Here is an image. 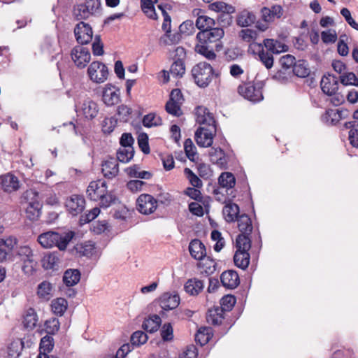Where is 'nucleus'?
Returning <instances> with one entry per match:
<instances>
[{"mask_svg":"<svg viewBox=\"0 0 358 358\" xmlns=\"http://www.w3.org/2000/svg\"><path fill=\"white\" fill-rule=\"evenodd\" d=\"M224 35L223 29L215 26L207 30L199 31L196 34V39L199 43L195 46V51L209 60L215 59L216 54L213 49L209 46V44L217 43L222 38Z\"/></svg>","mask_w":358,"mask_h":358,"instance_id":"obj_1","label":"nucleus"},{"mask_svg":"<svg viewBox=\"0 0 358 358\" xmlns=\"http://www.w3.org/2000/svg\"><path fill=\"white\" fill-rule=\"evenodd\" d=\"M102 6L101 0H85L74 6L73 14L77 20H86L91 17H96L101 15Z\"/></svg>","mask_w":358,"mask_h":358,"instance_id":"obj_2","label":"nucleus"},{"mask_svg":"<svg viewBox=\"0 0 358 358\" xmlns=\"http://www.w3.org/2000/svg\"><path fill=\"white\" fill-rule=\"evenodd\" d=\"M73 235V232L60 234L57 232L47 231L38 236V241L43 248H50L56 246L60 250H64Z\"/></svg>","mask_w":358,"mask_h":358,"instance_id":"obj_3","label":"nucleus"},{"mask_svg":"<svg viewBox=\"0 0 358 358\" xmlns=\"http://www.w3.org/2000/svg\"><path fill=\"white\" fill-rule=\"evenodd\" d=\"M236 251L234 256L235 265L245 270L248 267L250 263L249 250L251 248V240L250 237L243 234H239L236 240Z\"/></svg>","mask_w":358,"mask_h":358,"instance_id":"obj_4","label":"nucleus"},{"mask_svg":"<svg viewBox=\"0 0 358 358\" xmlns=\"http://www.w3.org/2000/svg\"><path fill=\"white\" fill-rule=\"evenodd\" d=\"M24 199L27 217L31 221L37 220L41 214L42 208L38 193L33 189L27 190L24 194Z\"/></svg>","mask_w":358,"mask_h":358,"instance_id":"obj_5","label":"nucleus"},{"mask_svg":"<svg viewBox=\"0 0 358 358\" xmlns=\"http://www.w3.org/2000/svg\"><path fill=\"white\" fill-rule=\"evenodd\" d=\"M194 83L200 87H207L211 82L213 69L207 62H199L191 71Z\"/></svg>","mask_w":358,"mask_h":358,"instance_id":"obj_6","label":"nucleus"},{"mask_svg":"<svg viewBox=\"0 0 358 358\" xmlns=\"http://www.w3.org/2000/svg\"><path fill=\"white\" fill-rule=\"evenodd\" d=\"M248 52L255 56L262 64L270 69L273 66V56L271 52L266 51L262 43H252L249 45Z\"/></svg>","mask_w":358,"mask_h":358,"instance_id":"obj_7","label":"nucleus"},{"mask_svg":"<svg viewBox=\"0 0 358 358\" xmlns=\"http://www.w3.org/2000/svg\"><path fill=\"white\" fill-rule=\"evenodd\" d=\"M238 93L245 99L252 102H259L263 99L262 85L261 83H245L240 85Z\"/></svg>","mask_w":358,"mask_h":358,"instance_id":"obj_8","label":"nucleus"},{"mask_svg":"<svg viewBox=\"0 0 358 358\" xmlns=\"http://www.w3.org/2000/svg\"><path fill=\"white\" fill-rule=\"evenodd\" d=\"M183 102V96L180 90L173 89L170 94L169 99L165 105L166 111L175 117H180L182 114L181 106Z\"/></svg>","mask_w":358,"mask_h":358,"instance_id":"obj_9","label":"nucleus"},{"mask_svg":"<svg viewBox=\"0 0 358 358\" xmlns=\"http://www.w3.org/2000/svg\"><path fill=\"white\" fill-rule=\"evenodd\" d=\"M87 73L90 80L95 83H104L108 76V67L101 62H93L87 69Z\"/></svg>","mask_w":358,"mask_h":358,"instance_id":"obj_10","label":"nucleus"},{"mask_svg":"<svg viewBox=\"0 0 358 358\" xmlns=\"http://www.w3.org/2000/svg\"><path fill=\"white\" fill-rule=\"evenodd\" d=\"M17 239L13 236L1 238V262L15 260V250L17 248Z\"/></svg>","mask_w":358,"mask_h":358,"instance_id":"obj_11","label":"nucleus"},{"mask_svg":"<svg viewBox=\"0 0 358 358\" xmlns=\"http://www.w3.org/2000/svg\"><path fill=\"white\" fill-rule=\"evenodd\" d=\"M157 208V201L148 194H141L136 200V208L143 215L153 213Z\"/></svg>","mask_w":358,"mask_h":358,"instance_id":"obj_12","label":"nucleus"},{"mask_svg":"<svg viewBox=\"0 0 358 358\" xmlns=\"http://www.w3.org/2000/svg\"><path fill=\"white\" fill-rule=\"evenodd\" d=\"M217 128L211 127H200L195 132V141L199 146L210 147L213 141V136L215 135Z\"/></svg>","mask_w":358,"mask_h":358,"instance_id":"obj_13","label":"nucleus"},{"mask_svg":"<svg viewBox=\"0 0 358 358\" xmlns=\"http://www.w3.org/2000/svg\"><path fill=\"white\" fill-rule=\"evenodd\" d=\"M102 101L107 106H113L120 101V90L112 84H107L102 90Z\"/></svg>","mask_w":358,"mask_h":358,"instance_id":"obj_14","label":"nucleus"},{"mask_svg":"<svg viewBox=\"0 0 358 358\" xmlns=\"http://www.w3.org/2000/svg\"><path fill=\"white\" fill-rule=\"evenodd\" d=\"M74 34L78 43L87 44L92 40L93 31L88 23L81 21L76 25Z\"/></svg>","mask_w":358,"mask_h":358,"instance_id":"obj_15","label":"nucleus"},{"mask_svg":"<svg viewBox=\"0 0 358 358\" xmlns=\"http://www.w3.org/2000/svg\"><path fill=\"white\" fill-rule=\"evenodd\" d=\"M71 55L75 64L80 69L85 67L91 59L89 50L81 45L75 46L72 49Z\"/></svg>","mask_w":358,"mask_h":358,"instance_id":"obj_16","label":"nucleus"},{"mask_svg":"<svg viewBox=\"0 0 358 358\" xmlns=\"http://www.w3.org/2000/svg\"><path fill=\"white\" fill-rule=\"evenodd\" d=\"M106 182L102 180L92 181L87 189V194L92 201H99V199L107 193Z\"/></svg>","mask_w":358,"mask_h":358,"instance_id":"obj_17","label":"nucleus"},{"mask_svg":"<svg viewBox=\"0 0 358 358\" xmlns=\"http://www.w3.org/2000/svg\"><path fill=\"white\" fill-rule=\"evenodd\" d=\"M196 121L201 127L206 128L215 127H216V122L213 113H210L209 110L204 106H198L196 108Z\"/></svg>","mask_w":358,"mask_h":358,"instance_id":"obj_18","label":"nucleus"},{"mask_svg":"<svg viewBox=\"0 0 358 358\" xmlns=\"http://www.w3.org/2000/svg\"><path fill=\"white\" fill-rule=\"evenodd\" d=\"M85 200L83 196L73 194L66 201V207L71 214L77 215L85 208Z\"/></svg>","mask_w":358,"mask_h":358,"instance_id":"obj_19","label":"nucleus"},{"mask_svg":"<svg viewBox=\"0 0 358 358\" xmlns=\"http://www.w3.org/2000/svg\"><path fill=\"white\" fill-rule=\"evenodd\" d=\"M101 172L103 176L108 179L115 178L119 173V165L116 159L108 157L101 164Z\"/></svg>","mask_w":358,"mask_h":358,"instance_id":"obj_20","label":"nucleus"},{"mask_svg":"<svg viewBox=\"0 0 358 358\" xmlns=\"http://www.w3.org/2000/svg\"><path fill=\"white\" fill-rule=\"evenodd\" d=\"M159 306L164 310L176 308L180 303V296L176 293H164L159 299Z\"/></svg>","mask_w":358,"mask_h":358,"instance_id":"obj_21","label":"nucleus"},{"mask_svg":"<svg viewBox=\"0 0 358 358\" xmlns=\"http://www.w3.org/2000/svg\"><path fill=\"white\" fill-rule=\"evenodd\" d=\"M322 91L325 94H331L338 90V78L332 74L324 75L321 80Z\"/></svg>","mask_w":358,"mask_h":358,"instance_id":"obj_22","label":"nucleus"},{"mask_svg":"<svg viewBox=\"0 0 358 358\" xmlns=\"http://www.w3.org/2000/svg\"><path fill=\"white\" fill-rule=\"evenodd\" d=\"M220 280L222 285L228 289H234L240 283L238 274L234 270L224 271L220 276Z\"/></svg>","mask_w":358,"mask_h":358,"instance_id":"obj_23","label":"nucleus"},{"mask_svg":"<svg viewBox=\"0 0 358 358\" xmlns=\"http://www.w3.org/2000/svg\"><path fill=\"white\" fill-rule=\"evenodd\" d=\"M209 157L213 164L223 169L227 168L228 160L222 149L212 148L209 152Z\"/></svg>","mask_w":358,"mask_h":358,"instance_id":"obj_24","label":"nucleus"},{"mask_svg":"<svg viewBox=\"0 0 358 358\" xmlns=\"http://www.w3.org/2000/svg\"><path fill=\"white\" fill-rule=\"evenodd\" d=\"M20 188V182L16 176L8 173L1 176V189L6 192H13Z\"/></svg>","mask_w":358,"mask_h":358,"instance_id":"obj_25","label":"nucleus"},{"mask_svg":"<svg viewBox=\"0 0 358 358\" xmlns=\"http://www.w3.org/2000/svg\"><path fill=\"white\" fill-rule=\"evenodd\" d=\"M189 251L191 256L196 260L202 259L206 255V247L199 239H194L190 242Z\"/></svg>","mask_w":358,"mask_h":358,"instance_id":"obj_26","label":"nucleus"},{"mask_svg":"<svg viewBox=\"0 0 358 358\" xmlns=\"http://www.w3.org/2000/svg\"><path fill=\"white\" fill-rule=\"evenodd\" d=\"M158 8L162 11V14L164 17L162 29L165 32V34L161 37L160 42L167 45L169 44L167 38L169 37V34L171 33V19L162 4L158 5Z\"/></svg>","mask_w":358,"mask_h":358,"instance_id":"obj_27","label":"nucleus"},{"mask_svg":"<svg viewBox=\"0 0 358 358\" xmlns=\"http://www.w3.org/2000/svg\"><path fill=\"white\" fill-rule=\"evenodd\" d=\"M158 2V0H141V7L143 13L147 17L157 20L158 15L156 13L155 5Z\"/></svg>","mask_w":358,"mask_h":358,"instance_id":"obj_28","label":"nucleus"},{"mask_svg":"<svg viewBox=\"0 0 358 358\" xmlns=\"http://www.w3.org/2000/svg\"><path fill=\"white\" fill-rule=\"evenodd\" d=\"M222 213L227 222H234L238 218L239 206L234 203H228L224 206Z\"/></svg>","mask_w":358,"mask_h":358,"instance_id":"obj_29","label":"nucleus"},{"mask_svg":"<svg viewBox=\"0 0 358 358\" xmlns=\"http://www.w3.org/2000/svg\"><path fill=\"white\" fill-rule=\"evenodd\" d=\"M162 323L161 317L157 315H152L145 319L142 324L143 328L148 332H156Z\"/></svg>","mask_w":358,"mask_h":358,"instance_id":"obj_30","label":"nucleus"},{"mask_svg":"<svg viewBox=\"0 0 358 358\" xmlns=\"http://www.w3.org/2000/svg\"><path fill=\"white\" fill-rule=\"evenodd\" d=\"M203 282L197 278L189 279L185 285V290L191 295H197L203 289Z\"/></svg>","mask_w":358,"mask_h":358,"instance_id":"obj_31","label":"nucleus"},{"mask_svg":"<svg viewBox=\"0 0 358 358\" xmlns=\"http://www.w3.org/2000/svg\"><path fill=\"white\" fill-rule=\"evenodd\" d=\"M238 221V227L241 234L249 237L252 230V221L250 217L245 214L241 215L236 219Z\"/></svg>","mask_w":358,"mask_h":358,"instance_id":"obj_32","label":"nucleus"},{"mask_svg":"<svg viewBox=\"0 0 358 358\" xmlns=\"http://www.w3.org/2000/svg\"><path fill=\"white\" fill-rule=\"evenodd\" d=\"M82 111L86 118L93 119L98 114V105L92 100H87L83 103Z\"/></svg>","mask_w":358,"mask_h":358,"instance_id":"obj_33","label":"nucleus"},{"mask_svg":"<svg viewBox=\"0 0 358 358\" xmlns=\"http://www.w3.org/2000/svg\"><path fill=\"white\" fill-rule=\"evenodd\" d=\"M80 279V272L78 269H69L64 272L63 281L68 286L76 285Z\"/></svg>","mask_w":358,"mask_h":358,"instance_id":"obj_34","label":"nucleus"},{"mask_svg":"<svg viewBox=\"0 0 358 358\" xmlns=\"http://www.w3.org/2000/svg\"><path fill=\"white\" fill-rule=\"evenodd\" d=\"M256 22V16L252 12L248 10L242 11L237 17V24L243 27L252 25Z\"/></svg>","mask_w":358,"mask_h":358,"instance_id":"obj_35","label":"nucleus"},{"mask_svg":"<svg viewBox=\"0 0 358 358\" xmlns=\"http://www.w3.org/2000/svg\"><path fill=\"white\" fill-rule=\"evenodd\" d=\"M38 322V316L35 310L32 308H29L23 318V324L26 329H33Z\"/></svg>","mask_w":358,"mask_h":358,"instance_id":"obj_36","label":"nucleus"},{"mask_svg":"<svg viewBox=\"0 0 358 358\" xmlns=\"http://www.w3.org/2000/svg\"><path fill=\"white\" fill-rule=\"evenodd\" d=\"M52 285L48 281L44 280L38 285L37 295L39 298L49 300L52 297Z\"/></svg>","mask_w":358,"mask_h":358,"instance_id":"obj_37","label":"nucleus"},{"mask_svg":"<svg viewBox=\"0 0 358 358\" xmlns=\"http://www.w3.org/2000/svg\"><path fill=\"white\" fill-rule=\"evenodd\" d=\"M293 73L297 77L306 78L310 74V69L307 62L304 60L296 62L292 69Z\"/></svg>","mask_w":358,"mask_h":358,"instance_id":"obj_38","label":"nucleus"},{"mask_svg":"<svg viewBox=\"0 0 358 358\" xmlns=\"http://www.w3.org/2000/svg\"><path fill=\"white\" fill-rule=\"evenodd\" d=\"M223 312L219 307L209 310L206 316L208 322L213 325L220 324L223 320Z\"/></svg>","mask_w":358,"mask_h":358,"instance_id":"obj_39","label":"nucleus"},{"mask_svg":"<svg viewBox=\"0 0 358 358\" xmlns=\"http://www.w3.org/2000/svg\"><path fill=\"white\" fill-rule=\"evenodd\" d=\"M195 25L200 31H203L215 26V22L207 15H199L196 20Z\"/></svg>","mask_w":358,"mask_h":358,"instance_id":"obj_40","label":"nucleus"},{"mask_svg":"<svg viewBox=\"0 0 358 358\" xmlns=\"http://www.w3.org/2000/svg\"><path fill=\"white\" fill-rule=\"evenodd\" d=\"M210 10L215 12H221L222 13V15H227L229 17V14L233 13L235 10L234 8L222 1H216L210 5Z\"/></svg>","mask_w":358,"mask_h":358,"instance_id":"obj_41","label":"nucleus"},{"mask_svg":"<svg viewBox=\"0 0 358 358\" xmlns=\"http://www.w3.org/2000/svg\"><path fill=\"white\" fill-rule=\"evenodd\" d=\"M51 307L55 315L62 316L67 309L68 303L64 298H57L52 301Z\"/></svg>","mask_w":358,"mask_h":358,"instance_id":"obj_42","label":"nucleus"},{"mask_svg":"<svg viewBox=\"0 0 358 358\" xmlns=\"http://www.w3.org/2000/svg\"><path fill=\"white\" fill-rule=\"evenodd\" d=\"M199 261L201 262L199 263L198 266L203 269V272L208 275L214 273L216 267V263L214 259L206 255L205 257Z\"/></svg>","mask_w":358,"mask_h":358,"instance_id":"obj_43","label":"nucleus"},{"mask_svg":"<svg viewBox=\"0 0 358 358\" xmlns=\"http://www.w3.org/2000/svg\"><path fill=\"white\" fill-rule=\"evenodd\" d=\"M117 161L122 163H128L134 157V148H120L116 153Z\"/></svg>","mask_w":358,"mask_h":358,"instance_id":"obj_44","label":"nucleus"},{"mask_svg":"<svg viewBox=\"0 0 358 358\" xmlns=\"http://www.w3.org/2000/svg\"><path fill=\"white\" fill-rule=\"evenodd\" d=\"M218 182L221 187L230 189L234 187L236 179L231 173L224 172L220 176Z\"/></svg>","mask_w":358,"mask_h":358,"instance_id":"obj_45","label":"nucleus"},{"mask_svg":"<svg viewBox=\"0 0 358 358\" xmlns=\"http://www.w3.org/2000/svg\"><path fill=\"white\" fill-rule=\"evenodd\" d=\"M342 111L338 110H328L322 116L323 120L327 124L336 125L341 119Z\"/></svg>","mask_w":358,"mask_h":358,"instance_id":"obj_46","label":"nucleus"},{"mask_svg":"<svg viewBox=\"0 0 358 358\" xmlns=\"http://www.w3.org/2000/svg\"><path fill=\"white\" fill-rule=\"evenodd\" d=\"M54 347V340L51 336L46 335L43 336L40 342L39 354L48 355L52 351Z\"/></svg>","mask_w":358,"mask_h":358,"instance_id":"obj_47","label":"nucleus"},{"mask_svg":"<svg viewBox=\"0 0 358 358\" xmlns=\"http://www.w3.org/2000/svg\"><path fill=\"white\" fill-rule=\"evenodd\" d=\"M24 343L21 340L13 341L8 348V355L10 358H17L21 354Z\"/></svg>","mask_w":358,"mask_h":358,"instance_id":"obj_48","label":"nucleus"},{"mask_svg":"<svg viewBox=\"0 0 358 358\" xmlns=\"http://www.w3.org/2000/svg\"><path fill=\"white\" fill-rule=\"evenodd\" d=\"M15 253V259L18 258L22 262L34 257L33 251L28 245L17 247Z\"/></svg>","mask_w":358,"mask_h":358,"instance_id":"obj_49","label":"nucleus"},{"mask_svg":"<svg viewBox=\"0 0 358 358\" xmlns=\"http://www.w3.org/2000/svg\"><path fill=\"white\" fill-rule=\"evenodd\" d=\"M184 150L187 157L192 162H195L197 158L196 148L190 138L184 142Z\"/></svg>","mask_w":358,"mask_h":358,"instance_id":"obj_50","label":"nucleus"},{"mask_svg":"<svg viewBox=\"0 0 358 358\" xmlns=\"http://www.w3.org/2000/svg\"><path fill=\"white\" fill-rule=\"evenodd\" d=\"M143 124L145 127H157L162 124V120L155 113H149L143 117Z\"/></svg>","mask_w":358,"mask_h":358,"instance_id":"obj_51","label":"nucleus"},{"mask_svg":"<svg viewBox=\"0 0 358 358\" xmlns=\"http://www.w3.org/2000/svg\"><path fill=\"white\" fill-rule=\"evenodd\" d=\"M59 259L55 253H49L44 256L42 259L43 266L45 269H53L57 266Z\"/></svg>","mask_w":358,"mask_h":358,"instance_id":"obj_52","label":"nucleus"},{"mask_svg":"<svg viewBox=\"0 0 358 358\" xmlns=\"http://www.w3.org/2000/svg\"><path fill=\"white\" fill-rule=\"evenodd\" d=\"M185 72V63L182 59H177L171 66L170 73L175 77H182Z\"/></svg>","mask_w":358,"mask_h":358,"instance_id":"obj_53","label":"nucleus"},{"mask_svg":"<svg viewBox=\"0 0 358 358\" xmlns=\"http://www.w3.org/2000/svg\"><path fill=\"white\" fill-rule=\"evenodd\" d=\"M184 174L192 187L201 188L203 186L201 180L189 168H185Z\"/></svg>","mask_w":358,"mask_h":358,"instance_id":"obj_54","label":"nucleus"},{"mask_svg":"<svg viewBox=\"0 0 358 358\" xmlns=\"http://www.w3.org/2000/svg\"><path fill=\"white\" fill-rule=\"evenodd\" d=\"M148 335L142 331H136L131 336V343L133 346L138 347L147 342Z\"/></svg>","mask_w":358,"mask_h":358,"instance_id":"obj_55","label":"nucleus"},{"mask_svg":"<svg viewBox=\"0 0 358 358\" xmlns=\"http://www.w3.org/2000/svg\"><path fill=\"white\" fill-rule=\"evenodd\" d=\"M239 36L242 38L243 41L251 44L252 43H256L255 40L257 38L258 34L253 29H245L240 31Z\"/></svg>","mask_w":358,"mask_h":358,"instance_id":"obj_56","label":"nucleus"},{"mask_svg":"<svg viewBox=\"0 0 358 358\" xmlns=\"http://www.w3.org/2000/svg\"><path fill=\"white\" fill-rule=\"evenodd\" d=\"M79 252L86 257H92L95 253V243L92 241L85 242L78 248Z\"/></svg>","mask_w":358,"mask_h":358,"instance_id":"obj_57","label":"nucleus"},{"mask_svg":"<svg viewBox=\"0 0 358 358\" xmlns=\"http://www.w3.org/2000/svg\"><path fill=\"white\" fill-rule=\"evenodd\" d=\"M341 83L343 85H355L358 86V78L352 73L349 72L340 76L339 78Z\"/></svg>","mask_w":358,"mask_h":358,"instance_id":"obj_58","label":"nucleus"},{"mask_svg":"<svg viewBox=\"0 0 358 358\" xmlns=\"http://www.w3.org/2000/svg\"><path fill=\"white\" fill-rule=\"evenodd\" d=\"M236 301V298L232 295L224 296L220 301V308L223 311H229L234 306Z\"/></svg>","mask_w":358,"mask_h":358,"instance_id":"obj_59","label":"nucleus"},{"mask_svg":"<svg viewBox=\"0 0 358 358\" xmlns=\"http://www.w3.org/2000/svg\"><path fill=\"white\" fill-rule=\"evenodd\" d=\"M160 334L164 341H171L173 338V329L171 323H165L161 329Z\"/></svg>","mask_w":358,"mask_h":358,"instance_id":"obj_60","label":"nucleus"},{"mask_svg":"<svg viewBox=\"0 0 358 358\" xmlns=\"http://www.w3.org/2000/svg\"><path fill=\"white\" fill-rule=\"evenodd\" d=\"M279 62L282 69L286 71L290 69L291 68L293 69V66L296 63V59L293 55H285L280 58Z\"/></svg>","mask_w":358,"mask_h":358,"instance_id":"obj_61","label":"nucleus"},{"mask_svg":"<svg viewBox=\"0 0 358 358\" xmlns=\"http://www.w3.org/2000/svg\"><path fill=\"white\" fill-rule=\"evenodd\" d=\"M131 113L132 109L127 105L122 104L117 107V113L122 122H127Z\"/></svg>","mask_w":358,"mask_h":358,"instance_id":"obj_62","label":"nucleus"},{"mask_svg":"<svg viewBox=\"0 0 358 358\" xmlns=\"http://www.w3.org/2000/svg\"><path fill=\"white\" fill-rule=\"evenodd\" d=\"M100 213V210L98 208H94L87 213H85L80 216V222L85 224L94 220Z\"/></svg>","mask_w":358,"mask_h":358,"instance_id":"obj_63","label":"nucleus"},{"mask_svg":"<svg viewBox=\"0 0 358 358\" xmlns=\"http://www.w3.org/2000/svg\"><path fill=\"white\" fill-rule=\"evenodd\" d=\"M321 38L324 43H333L337 40V34L334 29H328L321 33Z\"/></svg>","mask_w":358,"mask_h":358,"instance_id":"obj_64","label":"nucleus"}]
</instances>
